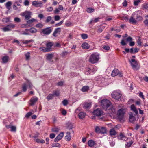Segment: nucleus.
Segmentation results:
<instances>
[{
  "label": "nucleus",
  "instance_id": "b1692460",
  "mask_svg": "<svg viewBox=\"0 0 148 148\" xmlns=\"http://www.w3.org/2000/svg\"><path fill=\"white\" fill-rule=\"evenodd\" d=\"M78 115L79 118L80 119H82L85 117L86 115V113L83 112H81L78 114Z\"/></svg>",
  "mask_w": 148,
  "mask_h": 148
},
{
  "label": "nucleus",
  "instance_id": "20e7f679",
  "mask_svg": "<svg viewBox=\"0 0 148 148\" xmlns=\"http://www.w3.org/2000/svg\"><path fill=\"white\" fill-rule=\"evenodd\" d=\"M32 12L29 11H25L21 13L20 15L23 17H25V20H28L31 18Z\"/></svg>",
  "mask_w": 148,
  "mask_h": 148
},
{
  "label": "nucleus",
  "instance_id": "7ed1b4c3",
  "mask_svg": "<svg viewBox=\"0 0 148 148\" xmlns=\"http://www.w3.org/2000/svg\"><path fill=\"white\" fill-rule=\"evenodd\" d=\"M112 98L115 100H119L122 96L121 92L119 90H116L113 91L111 94Z\"/></svg>",
  "mask_w": 148,
  "mask_h": 148
},
{
  "label": "nucleus",
  "instance_id": "f03ea898",
  "mask_svg": "<svg viewBox=\"0 0 148 148\" xmlns=\"http://www.w3.org/2000/svg\"><path fill=\"white\" fill-rule=\"evenodd\" d=\"M99 55L97 53L92 54L89 59V61L92 64L96 63L99 59Z\"/></svg>",
  "mask_w": 148,
  "mask_h": 148
},
{
  "label": "nucleus",
  "instance_id": "6e6552de",
  "mask_svg": "<svg viewBox=\"0 0 148 148\" xmlns=\"http://www.w3.org/2000/svg\"><path fill=\"white\" fill-rule=\"evenodd\" d=\"M131 65L134 69H136L137 65V61L134 59H132L130 61Z\"/></svg>",
  "mask_w": 148,
  "mask_h": 148
},
{
  "label": "nucleus",
  "instance_id": "c756f323",
  "mask_svg": "<svg viewBox=\"0 0 148 148\" xmlns=\"http://www.w3.org/2000/svg\"><path fill=\"white\" fill-rule=\"evenodd\" d=\"M91 104L90 103H85L84 106V108L85 109H88L91 106Z\"/></svg>",
  "mask_w": 148,
  "mask_h": 148
},
{
  "label": "nucleus",
  "instance_id": "e2e57ef3",
  "mask_svg": "<svg viewBox=\"0 0 148 148\" xmlns=\"http://www.w3.org/2000/svg\"><path fill=\"white\" fill-rule=\"evenodd\" d=\"M132 38L131 37L129 36L126 38V40L127 42H130L131 41H132Z\"/></svg>",
  "mask_w": 148,
  "mask_h": 148
},
{
  "label": "nucleus",
  "instance_id": "aec40b11",
  "mask_svg": "<svg viewBox=\"0 0 148 148\" xmlns=\"http://www.w3.org/2000/svg\"><path fill=\"white\" fill-rule=\"evenodd\" d=\"M85 73L86 75H88L89 74L92 75V72L90 68H86L85 70Z\"/></svg>",
  "mask_w": 148,
  "mask_h": 148
},
{
  "label": "nucleus",
  "instance_id": "a211bd4d",
  "mask_svg": "<svg viewBox=\"0 0 148 148\" xmlns=\"http://www.w3.org/2000/svg\"><path fill=\"white\" fill-rule=\"evenodd\" d=\"M71 136L70 135V132H67L66 135L65 137V140L67 141H69L71 140Z\"/></svg>",
  "mask_w": 148,
  "mask_h": 148
},
{
  "label": "nucleus",
  "instance_id": "473e14b6",
  "mask_svg": "<svg viewBox=\"0 0 148 148\" xmlns=\"http://www.w3.org/2000/svg\"><path fill=\"white\" fill-rule=\"evenodd\" d=\"M89 88L88 86H83L81 89V90L83 92H85L88 91Z\"/></svg>",
  "mask_w": 148,
  "mask_h": 148
},
{
  "label": "nucleus",
  "instance_id": "39448f33",
  "mask_svg": "<svg viewBox=\"0 0 148 148\" xmlns=\"http://www.w3.org/2000/svg\"><path fill=\"white\" fill-rule=\"evenodd\" d=\"M93 114L98 116H101L103 114L102 110L100 108H97L94 110L93 112Z\"/></svg>",
  "mask_w": 148,
  "mask_h": 148
},
{
  "label": "nucleus",
  "instance_id": "dca6fc26",
  "mask_svg": "<svg viewBox=\"0 0 148 148\" xmlns=\"http://www.w3.org/2000/svg\"><path fill=\"white\" fill-rule=\"evenodd\" d=\"M135 12H137V14L135 15V17H136V19L138 21L142 20V17L139 15L141 13V12L139 11H135Z\"/></svg>",
  "mask_w": 148,
  "mask_h": 148
},
{
  "label": "nucleus",
  "instance_id": "ddd939ff",
  "mask_svg": "<svg viewBox=\"0 0 148 148\" xmlns=\"http://www.w3.org/2000/svg\"><path fill=\"white\" fill-rule=\"evenodd\" d=\"M64 135L63 132L60 133L55 139L54 141L55 142H58L62 138Z\"/></svg>",
  "mask_w": 148,
  "mask_h": 148
},
{
  "label": "nucleus",
  "instance_id": "393cba45",
  "mask_svg": "<svg viewBox=\"0 0 148 148\" xmlns=\"http://www.w3.org/2000/svg\"><path fill=\"white\" fill-rule=\"evenodd\" d=\"M39 49L44 52H47L49 51L50 50L48 48L44 47H41L39 48Z\"/></svg>",
  "mask_w": 148,
  "mask_h": 148
},
{
  "label": "nucleus",
  "instance_id": "79ce46f5",
  "mask_svg": "<svg viewBox=\"0 0 148 148\" xmlns=\"http://www.w3.org/2000/svg\"><path fill=\"white\" fill-rule=\"evenodd\" d=\"M37 32V29L33 27L29 29V32L32 33H34Z\"/></svg>",
  "mask_w": 148,
  "mask_h": 148
},
{
  "label": "nucleus",
  "instance_id": "c85d7f7f",
  "mask_svg": "<svg viewBox=\"0 0 148 148\" xmlns=\"http://www.w3.org/2000/svg\"><path fill=\"white\" fill-rule=\"evenodd\" d=\"M100 133L101 134H104L106 133V128L103 127H101Z\"/></svg>",
  "mask_w": 148,
  "mask_h": 148
},
{
  "label": "nucleus",
  "instance_id": "4be33fe9",
  "mask_svg": "<svg viewBox=\"0 0 148 148\" xmlns=\"http://www.w3.org/2000/svg\"><path fill=\"white\" fill-rule=\"evenodd\" d=\"M118 69H114L112 71L111 75L112 77L115 76L118 74Z\"/></svg>",
  "mask_w": 148,
  "mask_h": 148
},
{
  "label": "nucleus",
  "instance_id": "7c9ffc66",
  "mask_svg": "<svg viewBox=\"0 0 148 148\" xmlns=\"http://www.w3.org/2000/svg\"><path fill=\"white\" fill-rule=\"evenodd\" d=\"M9 59V57L8 56H4L2 58L3 62V63H6L7 62Z\"/></svg>",
  "mask_w": 148,
  "mask_h": 148
},
{
  "label": "nucleus",
  "instance_id": "338daca9",
  "mask_svg": "<svg viewBox=\"0 0 148 148\" xmlns=\"http://www.w3.org/2000/svg\"><path fill=\"white\" fill-rule=\"evenodd\" d=\"M14 21L16 22H19L21 21V19L18 17H16L14 19Z\"/></svg>",
  "mask_w": 148,
  "mask_h": 148
},
{
  "label": "nucleus",
  "instance_id": "f3484780",
  "mask_svg": "<svg viewBox=\"0 0 148 148\" xmlns=\"http://www.w3.org/2000/svg\"><path fill=\"white\" fill-rule=\"evenodd\" d=\"M88 144L89 147H93L96 144V143L92 140H90L88 141Z\"/></svg>",
  "mask_w": 148,
  "mask_h": 148
},
{
  "label": "nucleus",
  "instance_id": "8fccbe9b",
  "mask_svg": "<svg viewBox=\"0 0 148 148\" xmlns=\"http://www.w3.org/2000/svg\"><path fill=\"white\" fill-rule=\"evenodd\" d=\"M140 0H135L134 2V5L137 6L140 2Z\"/></svg>",
  "mask_w": 148,
  "mask_h": 148
},
{
  "label": "nucleus",
  "instance_id": "f8f14e48",
  "mask_svg": "<svg viewBox=\"0 0 148 148\" xmlns=\"http://www.w3.org/2000/svg\"><path fill=\"white\" fill-rule=\"evenodd\" d=\"M36 21L35 19L34 18H32L30 20H27V24H26L25 25V27H30L31 26V25L34 22H35Z\"/></svg>",
  "mask_w": 148,
  "mask_h": 148
},
{
  "label": "nucleus",
  "instance_id": "49530a36",
  "mask_svg": "<svg viewBox=\"0 0 148 148\" xmlns=\"http://www.w3.org/2000/svg\"><path fill=\"white\" fill-rule=\"evenodd\" d=\"M52 146L53 147H56L59 148L61 147V145L59 143H57L52 144Z\"/></svg>",
  "mask_w": 148,
  "mask_h": 148
},
{
  "label": "nucleus",
  "instance_id": "4c0bfd02",
  "mask_svg": "<svg viewBox=\"0 0 148 148\" xmlns=\"http://www.w3.org/2000/svg\"><path fill=\"white\" fill-rule=\"evenodd\" d=\"M95 11V9L93 8H88L86 9L87 12L89 13H91L94 12Z\"/></svg>",
  "mask_w": 148,
  "mask_h": 148
},
{
  "label": "nucleus",
  "instance_id": "09e8293b",
  "mask_svg": "<svg viewBox=\"0 0 148 148\" xmlns=\"http://www.w3.org/2000/svg\"><path fill=\"white\" fill-rule=\"evenodd\" d=\"M26 83L28 85L29 88L31 89L32 87V85L30 81L28 80L27 79L26 80Z\"/></svg>",
  "mask_w": 148,
  "mask_h": 148
},
{
  "label": "nucleus",
  "instance_id": "5701e85b",
  "mask_svg": "<svg viewBox=\"0 0 148 148\" xmlns=\"http://www.w3.org/2000/svg\"><path fill=\"white\" fill-rule=\"evenodd\" d=\"M82 47L85 49H87L90 47L89 45L86 42L83 43L82 45Z\"/></svg>",
  "mask_w": 148,
  "mask_h": 148
},
{
  "label": "nucleus",
  "instance_id": "cd10ccee",
  "mask_svg": "<svg viewBox=\"0 0 148 148\" xmlns=\"http://www.w3.org/2000/svg\"><path fill=\"white\" fill-rule=\"evenodd\" d=\"M54 96H59L60 94V91L58 90H54L53 91V93Z\"/></svg>",
  "mask_w": 148,
  "mask_h": 148
},
{
  "label": "nucleus",
  "instance_id": "f257e3e1",
  "mask_svg": "<svg viewBox=\"0 0 148 148\" xmlns=\"http://www.w3.org/2000/svg\"><path fill=\"white\" fill-rule=\"evenodd\" d=\"M101 106L109 114H113L116 113V110L108 100L105 99L99 102Z\"/></svg>",
  "mask_w": 148,
  "mask_h": 148
},
{
  "label": "nucleus",
  "instance_id": "13d9d810",
  "mask_svg": "<svg viewBox=\"0 0 148 148\" xmlns=\"http://www.w3.org/2000/svg\"><path fill=\"white\" fill-rule=\"evenodd\" d=\"M26 59V60H28L30 58V53L29 52H27L25 54Z\"/></svg>",
  "mask_w": 148,
  "mask_h": 148
},
{
  "label": "nucleus",
  "instance_id": "9b49d317",
  "mask_svg": "<svg viewBox=\"0 0 148 148\" xmlns=\"http://www.w3.org/2000/svg\"><path fill=\"white\" fill-rule=\"evenodd\" d=\"M61 30L60 28L59 27L56 29L53 33V35L55 37H57L60 34Z\"/></svg>",
  "mask_w": 148,
  "mask_h": 148
},
{
  "label": "nucleus",
  "instance_id": "774afa93",
  "mask_svg": "<svg viewBox=\"0 0 148 148\" xmlns=\"http://www.w3.org/2000/svg\"><path fill=\"white\" fill-rule=\"evenodd\" d=\"M144 23L145 25L147 26H148V19H146L144 21Z\"/></svg>",
  "mask_w": 148,
  "mask_h": 148
},
{
  "label": "nucleus",
  "instance_id": "6e6d98bb",
  "mask_svg": "<svg viewBox=\"0 0 148 148\" xmlns=\"http://www.w3.org/2000/svg\"><path fill=\"white\" fill-rule=\"evenodd\" d=\"M121 44L122 46H125L126 45V43L125 42V40L124 39H123L122 40L121 42Z\"/></svg>",
  "mask_w": 148,
  "mask_h": 148
},
{
  "label": "nucleus",
  "instance_id": "69168bd1",
  "mask_svg": "<svg viewBox=\"0 0 148 148\" xmlns=\"http://www.w3.org/2000/svg\"><path fill=\"white\" fill-rule=\"evenodd\" d=\"M103 48L106 50H108L110 49V47L108 46H104L103 47Z\"/></svg>",
  "mask_w": 148,
  "mask_h": 148
},
{
  "label": "nucleus",
  "instance_id": "de8ad7c7",
  "mask_svg": "<svg viewBox=\"0 0 148 148\" xmlns=\"http://www.w3.org/2000/svg\"><path fill=\"white\" fill-rule=\"evenodd\" d=\"M99 18H96L94 20H91L90 22V23L91 24L93 23H96L97 22L99 21Z\"/></svg>",
  "mask_w": 148,
  "mask_h": 148
},
{
  "label": "nucleus",
  "instance_id": "864d4df0",
  "mask_svg": "<svg viewBox=\"0 0 148 148\" xmlns=\"http://www.w3.org/2000/svg\"><path fill=\"white\" fill-rule=\"evenodd\" d=\"M32 40H23L22 41V42L23 44H27L31 42Z\"/></svg>",
  "mask_w": 148,
  "mask_h": 148
},
{
  "label": "nucleus",
  "instance_id": "c03bdc74",
  "mask_svg": "<svg viewBox=\"0 0 148 148\" xmlns=\"http://www.w3.org/2000/svg\"><path fill=\"white\" fill-rule=\"evenodd\" d=\"M81 36L82 38L83 39H86L88 37V35L86 34H82Z\"/></svg>",
  "mask_w": 148,
  "mask_h": 148
},
{
  "label": "nucleus",
  "instance_id": "0eeeda50",
  "mask_svg": "<svg viewBox=\"0 0 148 148\" xmlns=\"http://www.w3.org/2000/svg\"><path fill=\"white\" fill-rule=\"evenodd\" d=\"M124 114V110L121 108L118 110L117 112V115L118 118L120 119H123Z\"/></svg>",
  "mask_w": 148,
  "mask_h": 148
},
{
  "label": "nucleus",
  "instance_id": "9d476101",
  "mask_svg": "<svg viewBox=\"0 0 148 148\" xmlns=\"http://www.w3.org/2000/svg\"><path fill=\"white\" fill-rule=\"evenodd\" d=\"M32 5L36 7H42L43 5L42 3L36 1H33L32 3Z\"/></svg>",
  "mask_w": 148,
  "mask_h": 148
},
{
  "label": "nucleus",
  "instance_id": "c9c22d12",
  "mask_svg": "<svg viewBox=\"0 0 148 148\" xmlns=\"http://www.w3.org/2000/svg\"><path fill=\"white\" fill-rule=\"evenodd\" d=\"M110 134L111 136H114L116 134V132L114 129H112L110 131Z\"/></svg>",
  "mask_w": 148,
  "mask_h": 148
},
{
  "label": "nucleus",
  "instance_id": "603ef678",
  "mask_svg": "<svg viewBox=\"0 0 148 148\" xmlns=\"http://www.w3.org/2000/svg\"><path fill=\"white\" fill-rule=\"evenodd\" d=\"M142 7L146 10L148 9V3H145L142 5Z\"/></svg>",
  "mask_w": 148,
  "mask_h": 148
},
{
  "label": "nucleus",
  "instance_id": "f704fd0d",
  "mask_svg": "<svg viewBox=\"0 0 148 148\" xmlns=\"http://www.w3.org/2000/svg\"><path fill=\"white\" fill-rule=\"evenodd\" d=\"M27 84L25 83H24L22 85V89L23 91L25 92L26 91L27 89Z\"/></svg>",
  "mask_w": 148,
  "mask_h": 148
},
{
  "label": "nucleus",
  "instance_id": "a18cd8bd",
  "mask_svg": "<svg viewBox=\"0 0 148 148\" xmlns=\"http://www.w3.org/2000/svg\"><path fill=\"white\" fill-rule=\"evenodd\" d=\"M101 127L96 126L95 128V131L97 133H100V129Z\"/></svg>",
  "mask_w": 148,
  "mask_h": 148
},
{
  "label": "nucleus",
  "instance_id": "37998d69",
  "mask_svg": "<svg viewBox=\"0 0 148 148\" xmlns=\"http://www.w3.org/2000/svg\"><path fill=\"white\" fill-rule=\"evenodd\" d=\"M32 112V111H31L27 113L25 115V117L27 118H29L30 116L33 113Z\"/></svg>",
  "mask_w": 148,
  "mask_h": 148
},
{
  "label": "nucleus",
  "instance_id": "ea45409f",
  "mask_svg": "<svg viewBox=\"0 0 148 148\" xmlns=\"http://www.w3.org/2000/svg\"><path fill=\"white\" fill-rule=\"evenodd\" d=\"M53 43L52 42H48L46 44L47 47L49 49L53 45Z\"/></svg>",
  "mask_w": 148,
  "mask_h": 148
},
{
  "label": "nucleus",
  "instance_id": "052dcab7",
  "mask_svg": "<svg viewBox=\"0 0 148 148\" xmlns=\"http://www.w3.org/2000/svg\"><path fill=\"white\" fill-rule=\"evenodd\" d=\"M11 129L10 131L12 132H16V128L15 126H12L11 127Z\"/></svg>",
  "mask_w": 148,
  "mask_h": 148
},
{
  "label": "nucleus",
  "instance_id": "3c124183",
  "mask_svg": "<svg viewBox=\"0 0 148 148\" xmlns=\"http://www.w3.org/2000/svg\"><path fill=\"white\" fill-rule=\"evenodd\" d=\"M1 29L4 32H8L9 31V29L8 28L7 26L6 27L2 28H1Z\"/></svg>",
  "mask_w": 148,
  "mask_h": 148
},
{
  "label": "nucleus",
  "instance_id": "e433bc0d",
  "mask_svg": "<svg viewBox=\"0 0 148 148\" xmlns=\"http://www.w3.org/2000/svg\"><path fill=\"white\" fill-rule=\"evenodd\" d=\"M54 96L53 94H49L47 97V98L48 100H51L53 99Z\"/></svg>",
  "mask_w": 148,
  "mask_h": 148
},
{
  "label": "nucleus",
  "instance_id": "bb28decb",
  "mask_svg": "<svg viewBox=\"0 0 148 148\" xmlns=\"http://www.w3.org/2000/svg\"><path fill=\"white\" fill-rule=\"evenodd\" d=\"M105 28V27L104 26H100L97 29V32L99 33H101Z\"/></svg>",
  "mask_w": 148,
  "mask_h": 148
},
{
  "label": "nucleus",
  "instance_id": "5fc2aeb1",
  "mask_svg": "<svg viewBox=\"0 0 148 148\" xmlns=\"http://www.w3.org/2000/svg\"><path fill=\"white\" fill-rule=\"evenodd\" d=\"M63 22H64L62 20V21H61L60 22L56 24L55 25V27H58V26H60L63 23Z\"/></svg>",
  "mask_w": 148,
  "mask_h": 148
},
{
  "label": "nucleus",
  "instance_id": "412c9836",
  "mask_svg": "<svg viewBox=\"0 0 148 148\" xmlns=\"http://www.w3.org/2000/svg\"><path fill=\"white\" fill-rule=\"evenodd\" d=\"M130 121L132 123H133L135 120V117L132 114H130Z\"/></svg>",
  "mask_w": 148,
  "mask_h": 148
},
{
  "label": "nucleus",
  "instance_id": "423d86ee",
  "mask_svg": "<svg viewBox=\"0 0 148 148\" xmlns=\"http://www.w3.org/2000/svg\"><path fill=\"white\" fill-rule=\"evenodd\" d=\"M137 14V12H134L132 15L130 19L129 22L130 23L135 24L137 23V21L134 18L135 17V15Z\"/></svg>",
  "mask_w": 148,
  "mask_h": 148
},
{
  "label": "nucleus",
  "instance_id": "58836bf2",
  "mask_svg": "<svg viewBox=\"0 0 148 148\" xmlns=\"http://www.w3.org/2000/svg\"><path fill=\"white\" fill-rule=\"evenodd\" d=\"M91 70L92 72V75L94 74L97 70V68L96 67H90Z\"/></svg>",
  "mask_w": 148,
  "mask_h": 148
},
{
  "label": "nucleus",
  "instance_id": "680f3d73",
  "mask_svg": "<svg viewBox=\"0 0 148 148\" xmlns=\"http://www.w3.org/2000/svg\"><path fill=\"white\" fill-rule=\"evenodd\" d=\"M122 5L123 6L126 7L127 5V2L126 0H125L122 3Z\"/></svg>",
  "mask_w": 148,
  "mask_h": 148
},
{
  "label": "nucleus",
  "instance_id": "a878e982",
  "mask_svg": "<svg viewBox=\"0 0 148 148\" xmlns=\"http://www.w3.org/2000/svg\"><path fill=\"white\" fill-rule=\"evenodd\" d=\"M53 57V54H47L46 56V59L48 60L51 61Z\"/></svg>",
  "mask_w": 148,
  "mask_h": 148
},
{
  "label": "nucleus",
  "instance_id": "2f4dec72",
  "mask_svg": "<svg viewBox=\"0 0 148 148\" xmlns=\"http://www.w3.org/2000/svg\"><path fill=\"white\" fill-rule=\"evenodd\" d=\"M7 26L8 28L9 29V31H11L12 29H14L15 27V25L13 24H12L8 25Z\"/></svg>",
  "mask_w": 148,
  "mask_h": 148
},
{
  "label": "nucleus",
  "instance_id": "0e129e2a",
  "mask_svg": "<svg viewBox=\"0 0 148 148\" xmlns=\"http://www.w3.org/2000/svg\"><path fill=\"white\" fill-rule=\"evenodd\" d=\"M139 96L140 97L142 98L143 99H144V96L142 92H140L139 94Z\"/></svg>",
  "mask_w": 148,
  "mask_h": 148
},
{
  "label": "nucleus",
  "instance_id": "4468645a",
  "mask_svg": "<svg viewBox=\"0 0 148 148\" xmlns=\"http://www.w3.org/2000/svg\"><path fill=\"white\" fill-rule=\"evenodd\" d=\"M38 99L37 97H33L31 98L30 100V104L31 106L34 105L37 101Z\"/></svg>",
  "mask_w": 148,
  "mask_h": 148
},
{
  "label": "nucleus",
  "instance_id": "4d7b16f0",
  "mask_svg": "<svg viewBox=\"0 0 148 148\" xmlns=\"http://www.w3.org/2000/svg\"><path fill=\"white\" fill-rule=\"evenodd\" d=\"M43 25L41 23H39L36 24V27L39 28H41L42 27Z\"/></svg>",
  "mask_w": 148,
  "mask_h": 148
},
{
  "label": "nucleus",
  "instance_id": "2eb2a0df",
  "mask_svg": "<svg viewBox=\"0 0 148 148\" xmlns=\"http://www.w3.org/2000/svg\"><path fill=\"white\" fill-rule=\"evenodd\" d=\"M118 138L119 140H125L127 139V137L122 133H121L118 136Z\"/></svg>",
  "mask_w": 148,
  "mask_h": 148
},
{
  "label": "nucleus",
  "instance_id": "1a4fd4ad",
  "mask_svg": "<svg viewBox=\"0 0 148 148\" xmlns=\"http://www.w3.org/2000/svg\"><path fill=\"white\" fill-rule=\"evenodd\" d=\"M52 32V30L50 27L47 28L43 29L42 31V32L44 34L48 35L49 34Z\"/></svg>",
  "mask_w": 148,
  "mask_h": 148
},
{
  "label": "nucleus",
  "instance_id": "72a5a7b5",
  "mask_svg": "<svg viewBox=\"0 0 148 148\" xmlns=\"http://www.w3.org/2000/svg\"><path fill=\"white\" fill-rule=\"evenodd\" d=\"M133 142L132 140L129 141L127 142V144L125 145V147L126 148H129L130 147L131 145L133 143Z\"/></svg>",
  "mask_w": 148,
  "mask_h": 148
},
{
  "label": "nucleus",
  "instance_id": "bf43d9fd",
  "mask_svg": "<svg viewBox=\"0 0 148 148\" xmlns=\"http://www.w3.org/2000/svg\"><path fill=\"white\" fill-rule=\"evenodd\" d=\"M54 20L56 21H58L60 19V17L58 15H56L54 16Z\"/></svg>",
  "mask_w": 148,
  "mask_h": 148
},
{
  "label": "nucleus",
  "instance_id": "6ab92c4d",
  "mask_svg": "<svg viewBox=\"0 0 148 148\" xmlns=\"http://www.w3.org/2000/svg\"><path fill=\"white\" fill-rule=\"evenodd\" d=\"M12 2L10 1L7 2L5 4V6L8 10H10L11 8Z\"/></svg>",
  "mask_w": 148,
  "mask_h": 148
},
{
  "label": "nucleus",
  "instance_id": "a19ab883",
  "mask_svg": "<svg viewBox=\"0 0 148 148\" xmlns=\"http://www.w3.org/2000/svg\"><path fill=\"white\" fill-rule=\"evenodd\" d=\"M2 21L5 23H7L8 22H10V18L7 17L4 18L2 19Z\"/></svg>",
  "mask_w": 148,
  "mask_h": 148
}]
</instances>
